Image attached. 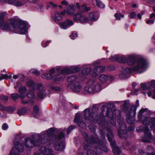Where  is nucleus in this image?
<instances>
[{
    "label": "nucleus",
    "mask_w": 155,
    "mask_h": 155,
    "mask_svg": "<svg viewBox=\"0 0 155 155\" xmlns=\"http://www.w3.org/2000/svg\"><path fill=\"white\" fill-rule=\"evenodd\" d=\"M0 28L3 30L14 31L16 33L25 34L27 32V28L25 22H18L13 19L9 20L6 22L3 21L0 25Z\"/></svg>",
    "instance_id": "obj_1"
},
{
    "label": "nucleus",
    "mask_w": 155,
    "mask_h": 155,
    "mask_svg": "<svg viewBox=\"0 0 155 155\" xmlns=\"http://www.w3.org/2000/svg\"><path fill=\"white\" fill-rule=\"evenodd\" d=\"M80 71V68H51L49 74L56 82L64 78L66 74H71Z\"/></svg>",
    "instance_id": "obj_2"
},
{
    "label": "nucleus",
    "mask_w": 155,
    "mask_h": 155,
    "mask_svg": "<svg viewBox=\"0 0 155 155\" xmlns=\"http://www.w3.org/2000/svg\"><path fill=\"white\" fill-rule=\"evenodd\" d=\"M46 135L45 134L41 136L35 135L32 138H28L25 140V145L28 148L33 147L35 146H38L41 144H45L48 143Z\"/></svg>",
    "instance_id": "obj_3"
},
{
    "label": "nucleus",
    "mask_w": 155,
    "mask_h": 155,
    "mask_svg": "<svg viewBox=\"0 0 155 155\" xmlns=\"http://www.w3.org/2000/svg\"><path fill=\"white\" fill-rule=\"evenodd\" d=\"M54 129L52 128H51L48 129L46 131L44 132L41 134L39 135L41 136L44 134H45L46 135L48 143L45 144H46L48 146H50L51 144H54L58 140H60L64 138L65 137V134L63 132H61L57 136L56 135H53L51 139L50 140L49 137L54 133Z\"/></svg>",
    "instance_id": "obj_4"
},
{
    "label": "nucleus",
    "mask_w": 155,
    "mask_h": 155,
    "mask_svg": "<svg viewBox=\"0 0 155 155\" xmlns=\"http://www.w3.org/2000/svg\"><path fill=\"white\" fill-rule=\"evenodd\" d=\"M120 72L118 76L120 79H124L127 77V75L132 72L135 74H140L143 72L145 70L144 68H121Z\"/></svg>",
    "instance_id": "obj_5"
},
{
    "label": "nucleus",
    "mask_w": 155,
    "mask_h": 155,
    "mask_svg": "<svg viewBox=\"0 0 155 155\" xmlns=\"http://www.w3.org/2000/svg\"><path fill=\"white\" fill-rule=\"evenodd\" d=\"M98 108L97 107L93 106L91 114L90 109H85L84 110V117L86 120H88L89 122H93L95 119V116H97Z\"/></svg>",
    "instance_id": "obj_6"
},
{
    "label": "nucleus",
    "mask_w": 155,
    "mask_h": 155,
    "mask_svg": "<svg viewBox=\"0 0 155 155\" xmlns=\"http://www.w3.org/2000/svg\"><path fill=\"white\" fill-rule=\"evenodd\" d=\"M68 87L71 88L72 91L77 93L80 92L82 90V85L79 81H75L73 84H69Z\"/></svg>",
    "instance_id": "obj_7"
},
{
    "label": "nucleus",
    "mask_w": 155,
    "mask_h": 155,
    "mask_svg": "<svg viewBox=\"0 0 155 155\" xmlns=\"http://www.w3.org/2000/svg\"><path fill=\"white\" fill-rule=\"evenodd\" d=\"M88 85L92 86L94 91L99 92L101 90V85L100 83L96 82L94 79L89 80L87 82Z\"/></svg>",
    "instance_id": "obj_8"
},
{
    "label": "nucleus",
    "mask_w": 155,
    "mask_h": 155,
    "mask_svg": "<svg viewBox=\"0 0 155 155\" xmlns=\"http://www.w3.org/2000/svg\"><path fill=\"white\" fill-rule=\"evenodd\" d=\"M120 129L118 130V135L121 138L125 137L127 133V130L125 124L123 122L119 123Z\"/></svg>",
    "instance_id": "obj_9"
},
{
    "label": "nucleus",
    "mask_w": 155,
    "mask_h": 155,
    "mask_svg": "<svg viewBox=\"0 0 155 155\" xmlns=\"http://www.w3.org/2000/svg\"><path fill=\"white\" fill-rule=\"evenodd\" d=\"M2 2H6L9 4H13L16 6H20L23 5L27 2V0H21V1L18 0H0Z\"/></svg>",
    "instance_id": "obj_10"
},
{
    "label": "nucleus",
    "mask_w": 155,
    "mask_h": 155,
    "mask_svg": "<svg viewBox=\"0 0 155 155\" xmlns=\"http://www.w3.org/2000/svg\"><path fill=\"white\" fill-rule=\"evenodd\" d=\"M36 85L38 90L37 93L38 97L41 99H43L46 94L45 90L43 89V86L40 84H36Z\"/></svg>",
    "instance_id": "obj_11"
},
{
    "label": "nucleus",
    "mask_w": 155,
    "mask_h": 155,
    "mask_svg": "<svg viewBox=\"0 0 155 155\" xmlns=\"http://www.w3.org/2000/svg\"><path fill=\"white\" fill-rule=\"evenodd\" d=\"M144 131V137L142 139V141L147 142H150L152 137L149 131V129L147 126H145Z\"/></svg>",
    "instance_id": "obj_12"
},
{
    "label": "nucleus",
    "mask_w": 155,
    "mask_h": 155,
    "mask_svg": "<svg viewBox=\"0 0 155 155\" xmlns=\"http://www.w3.org/2000/svg\"><path fill=\"white\" fill-rule=\"evenodd\" d=\"M74 24V23L72 20L68 19L65 21L60 23L59 24V25L61 28L63 29H65L73 25Z\"/></svg>",
    "instance_id": "obj_13"
},
{
    "label": "nucleus",
    "mask_w": 155,
    "mask_h": 155,
    "mask_svg": "<svg viewBox=\"0 0 155 155\" xmlns=\"http://www.w3.org/2000/svg\"><path fill=\"white\" fill-rule=\"evenodd\" d=\"M73 18L76 21H80L81 22L85 23L87 22L88 20L85 16L78 13L74 15Z\"/></svg>",
    "instance_id": "obj_14"
},
{
    "label": "nucleus",
    "mask_w": 155,
    "mask_h": 155,
    "mask_svg": "<svg viewBox=\"0 0 155 155\" xmlns=\"http://www.w3.org/2000/svg\"><path fill=\"white\" fill-rule=\"evenodd\" d=\"M74 121L75 122H77L78 126L81 128L85 127L86 124L85 123L82 121L80 119V115L78 114H76L75 115V118L74 119Z\"/></svg>",
    "instance_id": "obj_15"
},
{
    "label": "nucleus",
    "mask_w": 155,
    "mask_h": 155,
    "mask_svg": "<svg viewBox=\"0 0 155 155\" xmlns=\"http://www.w3.org/2000/svg\"><path fill=\"white\" fill-rule=\"evenodd\" d=\"M60 140H58L56 142L58 143H56L55 146V149L56 151H62L63 150L64 148V145L61 141H59Z\"/></svg>",
    "instance_id": "obj_16"
},
{
    "label": "nucleus",
    "mask_w": 155,
    "mask_h": 155,
    "mask_svg": "<svg viewBox=\"0 0 155 155\" xmlns=\"http://www.w3.org/2000/svg\"><path fill=\"white\" fill-rule=\"evenodd\" d=\"M14 145L15 149H14L16 150V152L18 153V152H22L24 150V148L22 145L19 142L16 141L14 143ZM12 149H14L12 148Z\"/></svg>",
    "instance_id": "obj_17"
},
{
    "label": "nucleus",
    "mask_w": 155,
    "mask_h": 155,
    "mask_svg": "<svg viewBox=\"0 0 155 155\" xmlns=\"http://www.w3.org/2000/svg\"><path fill=\"white\" fill-rule=\"evenodd\" d=\"M107 136L108 137V139L110 143V144L112 147L113 148L114 147L116 146L114 141L113 140L114 136L112 132L110 131L107 134Z\"/></svg>",
    "instance_id": "obj_18"
},
{
    "label": "nucleus",
    "mask_w": 155,
    "mask_h": 155,
    "mask_svg": "<svg viewBox=\"0 0 155 155\" xmlns=\"http://www.w3.org/2000/svg\"><path fill=\"white\" fill-rule=\"evenodd\" d=\"M105 68H92L93 72L92 73V75L93 77L97 76L100 73L104 72Z\"/></svg>",
    "instance_id": "obj_19"
},
{
    "label": "nucleus",
    "mask_w": 155,
    "mask_h": 155,
    "mask_svg": "<svg viewBox=\"0 0 155 155\" xmlns=\"http://www.w3.org/2000/svg\"><path fill=\"white\" fill-rule=\"evenodd\" d=\"M98 14L94 12L89 13L88 20L91 21L96 20L99 17Z\"/></svg>",
    "instance_id": "obj_20"
},
{
    "label": "nucleus",
    "mask_w": 155,
    "mask_h": 155,
    "mask_svg": "<svg viewBox=\"0 0 155 155\" xmlns=\"http://www.w3.org/2000/svg\"><path fill=\"white\" fill-rule=\"evenodd\" d=\"M76 9V7L73 5H70L67 8L66 13L70 15L73 14Z\"/></svg>",
    "instance_id": "obj_21"
},
{
    "label": "nucleus",
    "mask_w": 155,
    "mask_h": 155,
    "mask_svg": "<svg viewBox=\"0 0 155 155\" xmlns=\"http://www.w3.org/2000/svg\"><path fill=\"white\" fill-rule=\"evenodd\" d=\"M47 149L45 146L41 147L40 149L39 152H36L34 153V155H46V151Z\"/></svg>",
    "instance_id": "obj_22"
},
{
    "label": "nucleus",
    "mask_w": 155,
    "mask_h": 155,
    "mask_svg": "<svg viewBox=\"0 0 155 155\" xmlns=\"http://www.w3.org/2000/svg\"><path fill=\"white\" fill-rule=\"evenodd\" d=\"M15 108L14 107H5L4 106L2 105L0 103V110L4 111L6 110L9 112H12L15 110Z\"/></svg>",
    "instance_id": "obj_23"
},
{
    "label": "nucleus",
    "mask_w": 155,
    "mask_h": 155,
    "mask_svg": "<svg viewBox=\"0 0 155 155\" xmlns=\"http://www.w3.org/2000/svg\"><path fill=\"white\" fill-rule=\"evenodd\" d=\"M85 139L88 143H97L98 139L97 138H94L92 136H90L88 139L85 137Z\"/></svg>",
    "instance_id": "obj_24"
},
{
    "label": "nucleus",
    "mask_w": 155,
    "mask_h": 155,
    "mask_svg": "<svg viewBox=\"0 0 155 155\" xmlns=\"http://www.w3.org/2000/svg\"><path fill=\"white\" fill-rule=\"evenodd\" d=\"M137 63V68H143L145 67L146 64L145 61L143 59H139Z\"/></svg>",
    "instance_id": "obj_25"
},
{
    "label": "nucleus",
    "mask_w": 155,
    "mask_h": 155,
    "mask_svg": "<svg viewBox=\"0 0 155 155\" xmlns=\"http://www.w3.org/2000/svg\"><path fill=\"white\" fill-rule=\"evenodd\" d=\"M99 79L101 82H105L108 81L109 77L106 74H101L99 75Z\"/></svg>",
    "instance_id": "obj_26"
},
{
    "label": "nucleus",
    "mask_w": 155,
    "mask_h": 155,
    "mask_svg": "<svg viewBox=\"0 0 155 155\" xmlns=\"http://www.w3.org/2000/svg\"><path fill=\"white\" fill-rule=\"evenodd\" d=\"M77 77L75 75H72L69 77L67 79V81L68 82L70 83V84H74V82L75 81H77Z\"/></svg>",
    "instance_id": "obj_27"
},
{
    "label": "nucleus",
    "mask_w": 155,
    "mask_h": 155,
    "mask_svg": "<svg viewBox=\"0 0 155 155\" xmlns=\"http://www.w3.org/2000/svg\"><path fill=\"white\" fill-rule=\"evenodd\" d=\"M54 21L55 22L61 21L62 19V17L60 15V12H56L55 13Z\"/></svg>",
    "instance_id": "obj_28"
},
{
    "label": "nucleus",
    "mask_w": 155,
    "mask_h": 155,
    "mask_svg": "<svg viewBox=\"0 0 155 155\" xmlns=\"http://www.w3.org/2000/svg\"><path fill=\"white\" fill-rule=\"evenodd\" d=\"M26 95L27 97L30 99H33L35 98L34 90H30L26 93Z\"/></svg>",
    "instance_id": "obj_29"
},
{
    "label": "nucleus",
    "mask_w": 155,
    "mask_h": 155,
    "mask_svg": "<svg viewBox=\"0 0 155 155\" xmlns=\"http://www.w3.org/2000/svg\"><path fill=\"white\" fill-rule=\"evenodd\" d=\"M147 155H155L154 153V150L150 146H148L147 148Z\"/></svg>",
    "instance_id": "obj_30"
},
{
    "label": "nucleus",
    "mask_w": 155,
    "mask_h": 155,
    "mask_svg": "<svg viewBox=\"0 0 155 155\" xmlns=\"http://www.w3.org/2000/svg\"><path fill=\"white\" fill-rule=\"evenodd\" d=\"M92 68H84L82 71V73L84 75H88L90 74H92Z\"/></svg>",
    "instance_id": "obj_31"
},
{
    "label": "nucleus",
    "mask_w": 155,
    "mask_h": 155,
    "mask_svg": "<svg viewBox=\"0 0 155 155\" xmlns=\"http://www.w3.org/2000/svg\"><path fill=\"white\" fill-rule=\"evenodd\" d=\"M27 109L26 107L20 108L18 110L17 114L19 115H23L26 113Z\"/></svg>",
    "instance_id": "obj_32"
},
{
    "label": "nucleus",
    "mask_w": 155,
    "mask_h": 155,
    "mask_svg": "<svg viewBox=\"0 0 155 155\" xmlns=\"http://www.w3.org/2000/svg\"><path fill=\"white\" fill-rule=\"evenodd\" d=\"M127 63L128 64L131 66L133 65L135 61V59L134 56H130L128 57V60Z\"/></svg>",
    "instance_id": "obj_33"
},
{
    "label": "nucleus",
    "mask_w": 155,
    "mask_h": 155,
    "mask_svg": "<svg viewBox=\"0 0 155 155\" xmlns=\"http://www.w3.org/2000/svg\"><path fill=\"white\" fill-rule=\"evenodd\" d=\"M150 125L155 132V117H151L149 120Z\"/></svg>",
    "instance_id": "obj_34"
},
{
    "label": "nucleus",
    "mask_w": 155,
    "mask_h": 155,
    "mask_svg": "<svg viewBox=\"0 0 155 155\" xmlns=\"http://www.w3.org/2000/svg\"><path fill=\"white\" fill-rule=\"evenodd\" d=\"M148 84L151 87L154 88V90L153 92V99H155V81L152 80L150 82L148 83Z\"/></svg>",
    "instance_id": "obj_35"
},
{
    "label": "nucleus",
    "mask_w": 155,
    "mask_h": 155,
    "mask_svg": "<svg viewBox=\"0 0 155 155\" xmlns=\"http://www.w3.org/2000/svg\"><path fill=\"white\" fill-rule=\"evenodd\" d=\"M88 85V86H86L84 87V90L89 93H94V91L92 86Z\"/></svg>",
    "instance_id": "obj_36"
},
{
    "label": "nucleus",
    "mask_w": 155,
    "mask_h": 155,
    "mask_svg": "<svg viewBox=\"0 0 155 155\" xmlns=\"http://www.w3.org/2000/svg\"><path fill=\"white\" fill-rule=\"evenodd\" d=\"M147 85H148V83L145 84H141V87L142 88L143 90H146L147 89H148L149 91H151L152 89L150 88L149 86Z\"/></svg>",
    "instance_id": "obj_37"
},
{
    "label": "nucleus",
    "mask_w": 155,
    "mask_h": 155,
    "mask_svg": "<svg viewBox=\"0 0 155 155\" xmlns=\"http://www.w3.org/2000/svg\"><path fill=\"white\" fill-rule=\"evenodd\" d=\"M39 109L38 107L36 105H35L33 108V111L36 114H33V115L35 117H37L39 116L38 114L39 112Z\"/></svg>",
    "instance_id": "obj_38"
},
{
    "label": "nucleus",
    "mask_w": 155,
    "mask_h": 155,
    "mask_svg": "<svg viewBox=\"0 0 155 155\" xmlns=\"http://www.w3.org/2000/svg\"><path fill=\"white\" fill-rule=\"evenodd\" d=\"M27 91V89L25 86H21L18 89V92L20 94L25 93Z\"/></svg>",
    "instance_id": "obj_39"
},
{
    "label": "nucleus",
    "mask_w": 155,
    "mask_h": 155,
    "mask_svg": "<svg viewBox=\"0 0 155 155\" xmlns=\"http://www.w3.org/2000/svg\"><path fill=\"white\" fill-rule=\"evenodd\" d=\"M113 151L115 155L118 154L120 153L121 152L119 148L117 146H116L113 148Z\"/></svg>",
    "instance_id": "obj_40"
},
{
    "label": "nucleus",
    "mask_w": 155,
    "mask_h": 155,
    "mask_svg": "<svg viewBox=\"0 0 155 155\" xmlns=\"http://www.w3.org/2000/svg\"><path fill=\"white\" fill-rule=\"evenodd\" d=\"M117 61L120 63H125L127 62V60L125 57L119 56Z\"/></svg>",
    "instance_id": "obj_41"
},
{
    "label": "nucleus",
    "mask_w": 155,
    "mask_h": 155,
    "mask_svg": "<svg viewBox=\"0 0 155 155\" xmlns=\"http://www.w3.org/2000/svg\"><path fill=\"white\" fill-rule=\"evenodd\" d=\"M42 77L43 79L48 80H50L53 79V78L49 75V74L44 73L42 75Z\"/></svg>",
    "instance_id": "obj_42"
},
{
    "label": "nucleus",
    "mask_w": 155,
    "mask_h": 155,
    "mask_svg": "<svg viewBox=\"0 0 155 155\" xmlns=\"http://www.w3.org/2000/svg\"><path fill=\"white\" fill-rule=\"evenodd\" d=\"M96 2L97 5L99 8H103L104 7V4L100 0H96Z\"/></svg>",
    "instance_id": "obj_43"
},
{
    "label": "nucleus",
    "mask_w": 155,
    "mask_h": 155,
    "mask_svg": "<svg viewBox=\"0 0 155 155\" xmlns=\"http://www.w3.org/2000/svg\"><path fill=\"white\" fill-rule=\"evenodd\" d=\"M96 150V149L95 151L89 149L87 152V155H96L97 153Z\"/></svg>",
    "instance_id": "obj_44"
},
{
    "label": "nucleus",
    "mask_w": 155,
    "mask_h": 155,
    "mask_svg": "<svg viewBox=\"0 0 155 155\" xmlns=\"http://www.w3.org/2000/svg\"><path fill=\"white\" fill-rule=\"evenodd\" d=\"M27 85L29 87H34L35 86L34 82L32 80H29L27 82Z\"/></svg>",
    "instance_id": "obj_45"
},
{
    "label": "nucleus",
    "mask_w": 155,
    "mask_h": 155,
    "mask_svg": "<svg viewBox=\"0 0 155 155\" xmlns=\"http://www.w3.org/2000/svg\"><path fill=\"white\" fill-rule=\"evenodd\" d=\"M31 73L35 74V75L38 76L40 74V72L38 71L37 69L34 68L32 69L31 71Z\"/></svg>",
    "instance_id": "obj_46"
},
{
    "label": "nucleus",
    "mask_w": 155,
    "mask_h": 155,
    "mask_svg": "<svg viewBox=\"0 0 155 155\" xmlns=\"http://www.w3.org/2000/svg\"><path fill=\"white\" fill-rule=\"evenodd\" d=\"M114 17L116 18V20H120V18L124 17L123 15L121 14L120 13H117L115 14Z\"/></svg>",
    "instance_id": "obj_47"
},
{
    "label": "nucleus",
    "mask_w": 155,
    "mask_h": 155,
    "mask_svg": "<svg viewBox=\"0 0 155 155\" xmlns=\"http://www.w3.org/2000/svg\"><path fill=\"white\" fill-rule=\"evenodd\" d=\"M81 7L83 8L84 11L86 12H88L91 10L90 7H87L85 4H83L81 5Z\"/></svg>",
    "instance_id": "obj_48"
},
{
    "label": "nucleus",
    "mask_w": 155,
    "mask_h": 155,
    "mask_svg": "<svg viewBox=\"0 0 155 155\" xmlns=\"http://www.w3.org/2000/svg\"><path fill=\"white\" fill-rule=\"evenodd\" d=\"M19 97V95L17 93H14L11 95V97L14 100H16Z\"/></svg>",
    "instance_id": "obj_49"
},
{
    "label": "nucleus",
    "mask_w": 155,
    "mask_h": 155,
    "mask_svg": "<svg viewBox=\"0 0 155 155\" xmlns=\"http://www.w3.org/2000/svg\"><path fill=\"white\" fill-rule=\"evenodd\" d=\"M5 14L4 12H2L0 14V25L4 21Z\"/></svg>",
    "instance_id": "obj_50"
},
{
    "label": "nucleus",
    "mask_w": 155,
    "mask_h": 155,
    "mask_svg": "<svg viewBox=\"0 0 155 155\" xmlns=\"http://www.w3.org/2000/svg\"><path fill=\"white\" fill-rule=\"evenodd\" d=\"M119 56L118 55H114L113 56L111 57L110 58V59L111 61H117V59H118Z\"/></svg>",
    "instance_id": "obj_51"
},
{
    "label": "nucleus",
    "mask_w": 155,
    "mask_h": 155,
    "mask_svg": "<svg viewBox=\"0 0 155 155\" xmlns=\"http://www.w3.org/2000/svg\"><path fill=\"white\" fill-rule=\"evenodd\" d=\"M46 155H54L52 153V150L51 148H47L46 151Z\"/></svg>",
    "instance_id": "obj_52"
},
{
    "label": "nucleus",
    "mask_w": 155,
    "mask_h": 155,
    "mask_svg": "<svg viewBox=\"0 0 155 155\" xmlns=\"http://www.w3.org/2000/svg\"><path fill=\"white\" fill-rule=\"evenodd\" d=\"M75 128V127L73 125H71L70 126L68 129L67 130L68 134H69L71 132V131Z\"/></svg>",
    "instance_id": "obj_53"
},
{
    "label": "nucleus",
    "mask_w": 155,
    "mask_h": 155,
    "mask_svg": "<svg viewBox=\"0 0 155 155\" xmlns=\"http://www.w3.org/2000/svg\"><path fill=\"white\" fill-rule=\"evenodd\" d=\"M100 62V61L99 60H98L95 62L94 63V66H95L96 67H98V68H105V67H101L97 65Z\"/></svg>",
    "instance_id": "obj_54"
},
{
    "label": "nucleus",
    "mask_w": 155,
    "mask_h": 155,
    "mask_svg": "<svg viewBox=\"0 0 155 155\" xmlns=\"http://www.w3.org/2000/svg\"><path fill=\"white\" fill-rule=\"evenodd\" d=\"M10 155H19V153L16 152V150L14 149H12Z\"/></svg>",
    "instance_id": "obj_55"
},
{
    "label": "nucleus",
    "mask_w": 155,
    "mask_h": 155,
    "mask_svg": "<svg viewBox=\"0 0 155 155\" xmlns=\"http://www.w3.org/2000/svg\"><path fill=\"white\" fill-rule=\"evenodd\" d=\"M0 98L3 100L4 101L6 102L8 101V97L6 96L2 95L1 96Z\"/></svg>",
    "instance_id": "obj_56"
},
{
    "label": "nucleus",
    "mask_w": 155,
    "mask_h": 155,
    "mask_svg": "<svg viewBox=\"0 0 155 155\" xmlns=\"http://www.w3.org/2000/svg\"><path fill=\"white\" fill-rule=\"evenodd\" d=\"M51 88L52 90L57 91H59L61 89V88L58 86H52Z\"/></svg>",
    "instance_id": "obj_57"
},
{
    "label": "nucleus",
    "mask_w": 155,
    "mask_h": 155,
    "mask_svg": "<svg viewBox=\"0 0 155 155\" xmlns=\"http://www.w3.org/2000/svg\"><path fill=\"white\" fill-rule=\"evenodd\" d=\"M38 9L40 11H43L44 10V6L42 4L38 5Z\"/></svg>",
    "instance_id": "obj_58"
},
{
    "label": "nucleus",
    "mask_w": 155,
    "mask_h": 155,
    "mask_svg": "<svg viewBox=\"0 0 155 155\" xmlns=\"http://www.w3.org/2000/svg\"><path fill=\"white\" fill-rule=\"evenodd\" d=\"M136 15V13L134 12H132L130 13V14L129 15V16L130 18H132L135 17Z\"/></svg>",
    "instance_id": "obj_59"
},
{
    "label": "nucleus",
    "mask_w": 155,
    "mask_h": 155,
    "mask_svg": "<svg viewBox=\"0 0 155 155\" xmlns=\"http://www.w3.org/2000/svg\"><path fill=\"white\" fill-rule=\"evenodd\" d=\"M99 125L103 128H105L106 127L105 123L104 121L100 122L99 123Z\"/></svg>",
    "instance_id": "obj_60"
},
{
    "label": "nucleus",
    "mask_w": 155,
    "mask_h": 155,
    "mask_svg": "<svg viewBox=\"0 0 155 155\" xmlns=\"http://www.w3.org/2000/svg\"><path fill=\"white\" fill-rule=\"evenodd\" d=\"M77 36V33H76L74 34V32L72 33L71 35H70L71 38L72 39H75V38Z\"/></svg>",
    "instance_id": "obj_61"
},
{
    "label": "nucleus",
    "mask_w": 155,
    "mask_h": 155,
    "mask_svg": "<svg viewBox=\"0 0 155 155\" xmlns=\"http://www.w3.org/2000/svg\"><path fill=\"white\" fill-rule=\"evenodd\" d=\"M30 102V101L29 100H26L24 99L21 100V103L22 104H26Z\"/></svg>",
    "instance_id": "obj_62"
},
{
    "label": "nucleus",
    "mask_w": 155,
    "mask_h": 155,
    "mask_svg": "<svg viewBox=\"0 0 155 155\" xmlns=\"http://www.w3.org/2000/svg\"><path fill=\"white\" fill-rule=\"evenodd\" d=\"M2 80V79H6L8 78V75L7 74H1L0 75Z\"/></svg>",
    "instance_id": "obj_63"
},
{
    "label": "nucleus",
    "mask_w": 155,
    "mask_h": 155,
    "mask_svg": "<svg viewBox=\"0 0 155 155\" xmlns=\"http://www.w3.org/2000/svg\"><path fill=\"white\" fill-rule=\"evenodd\" d=\"M2 128L3 130H5L8 128V126L6 123H4L2 126Z\"/></svg>",
    "instance_id": "obj_64"
}]
</instances>
